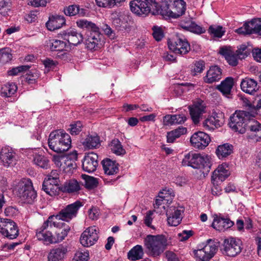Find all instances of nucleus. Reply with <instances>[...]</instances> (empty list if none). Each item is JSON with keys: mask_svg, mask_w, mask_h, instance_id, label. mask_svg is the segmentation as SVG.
I'll list each match as a JSON object with an SVG mask.
<instances>
[{"mask_svg": "<svg viewBox=\"0 0 261 261\" xmlns=\"http://www.w3.org/2000/svg\"><path fill=\"white\" fill-rule=\"evenodd\" d=\"M33 162L35 165L43 169H47L49 167L48 160L45 156L40 154H35Z\"/></svg>", "mask_w": 261, "mask_h": 261, "instance_id": "49530a36", "label": "nucleus"}, {"mask_svg": "<svg viewBox=\"0 0 261 261\" xmlns=\"http://www.w3.org/2000/svg\"><path fill=\"white\" fill-rule=\"evenodd\" d=\"M174 115H166L163 117L164 125L169 126L174 124Z\"/></svg>", "mask_w": 261, "mask_h": 261, "instance_id": "774afa93", "label": "nucleus"}, {"mask_svg": "<svg viewBox=\"0 0 261 261\" xmlns=\"http://www.w3.org/2000/svg\"><path fill=\"white\" fill-rule=\"evenodd\" d=\"M48 146L57 152L67 151L71 146V139L69 134L64 130L57 129L52 131L48 139Z\"/></svg>", "mask_w": 261, "mask_h": 261, "instance_id": "f257e3e1", "label": "nucleus"}, {"mask_svg": "<svg viewBox=\"0 0 261 261\" xmlns=\"http://www.w3.org/2000/svg\"><path fill=\"white\" fill-rule=\"evenodd\" d=\"M102 165L105 173L108 175H113L119 171L118 164L109 159L102 161Z\"/></svg>", "mask_w": 261, "mask_h": 261, "instance_id": "f704fd0d", "label": "nucleus"}, {"mask_svg": "<svg viewBox=\"0 0 261 261\" xmlns=\"http://www.w3.org/2000/svg\"><path fill=\"white\" fill-rule=\"evenodd\" d=\"M145 251L153 257L159 256L168 245L167 239L164 235H147L144 239Z\"/></svg>", "mask_w": 261, "mask_h": 261, "instance_id": "f03ea898", "label": "nucleus"}, {"mask_svg": "<svg viewBox=\"0 0 261 261\" xmlns=\"http://www.w3.org/2000/svg\"><path fill=\"white\" fill-rule=\"evenodd\" d=\"M260 31L261 18H255L246 22L243 27L238 29L236 32L242 35L256 34L259 35Z\"/></svg>", "mask_w": 261, "mask_h": 261, "instance_id": "4468645a", "label": "nucleus"}, {"mask_svg": "<svg viewBox=\"0 0 261 261\" xmlns=\"http://www.w3.org/2000/svg\"><path fill=\"white\" fill-rule=\"evenodd\" d=\"M100 36L99 29L98 27L97 29H93L90 31L86 40L87 47L91 50L99 48V45H101Z\"/></svg>", "mask_w": 261, "mask_h": 261, "instance_id": "412c9836", "label": "nucleus"}, {"mask_svg": "<svg viewBox=\"0 0 261 261\" xmlns=\"http://www.w3.org/2000/svg\"><path fill=\"white\" fill-rule=\"evenodd\" d=\"M12 55L9 48L0 49V63L5 64L11 60Z\"/></svg>", "mask_w": 261, "mask_h": 261, "instance_id": "3c124183", "label": "nucleus"}, {"mask_svg": "<svg viewBox=\"0 0 261 261\" xmlns=\"http://www.w3.org/2000/svg\"><path fill=\"white\" fill-rule=\"evenodd\" d=\"M45 179H50L52 181L60 183L59 174L58 171L56 170H52L51 172L45 177Z\"/></svg>", "mask_w": 261, "mask_h": 261, "instance_id": "338daca9", "label": "nucleus"}, {"mask_svg": "<svg viewBox=\"0 0 261 261\" xmlns=\"http://www.w3.org/2000/svg\"><path fill=\"white\" fill-rule=\"evenodd\" d=\"M89 255L88 251H77L72 261H88Z\"/></svg>", "mask_w": 261, "mask_h": 261, "instance_id": "6e6d98bb", "label": "nucleus"}, {"mask_svg": "<svg viewBox=\"0 0 261 261\" xmlns=\"http://www.w3.org/2000/svg\"><path fill=\"white\" fill-rule=\"evenodd\" d=\"M211 142L210 137L203 132H197L194 133L190 138L192 146L198 149H204Z\"/></svg>", "mask_w": 261, "mask_h": 261, "instance_id": "dca6fc26", "label": "nucleus"}, {"mask_svg": "<svg viewBox=\"0 0 261 261\" xmlns=\"http://www.w3.org/2000/svg\"><path fill=\"white\" fill-rule=\"evenodd\" d=\"M206 106L203 101L197 100L189 106L190 114L195 124H198L202 119L203 114L205 112Z\"/></svg>", "mask_w": 261, "mask_h": 261, "instance_id": "f3484780", "label": "nucleus"}, {"mask_svg": "<svg viewBox=\"0 0 261 261\" xmlns=\"http://www.w3.org/2000/svg\"><path fill=\"white\" fill-rule=\"evenodd\" d=\"M223 123V114L213 113L203 121V126L206 130H214L222 126Z\"/></svg>", "mask_w": 261, "mask_h": 261, "instance_id": "6ab92c4d", "label": "nucleus"}, {"mask_svg": "<svg viewBox=\"0 0 261 261\" xmlns=\"http://www.w3.org/2000/svg\"><path fill=\"white\" fill-rule=\"evenodd\" d=\"M83 185L75 179L66 180L61 187V191L68 194H77L82 189Z\"/></svg>", "mask_w": 261, "mask_h": 261, "instance_id": "bb28decb", "label": "nucleus"}, {"mask_svg": "<svg viewBox=\"0 0 261 261\" xmlns=\"http://www.w3.org/2000/svg\"><path fill=\"white\" fill-rule=\"evenodd\" d=\"M98 166V155L94 152H90L85 156L82 163L83 170L88 173L95 171Z\"/></svg>", "mask_w": 261, "mask_h": 261, "instance_id": "4be33fe9", "label": "nucleus"}, {"mask_svg": "<svg viewBox=\"0 0 261 261\" xmlns=\"http://www.w3.org/2000/svg\"><path fill=\"white\" fill-rule=\"evenodd\" d=\"M85 186L88 188H93L97 185V181L95 178L88 175H85Z\"/></svg>", "mask_w": 261, "mask_h": 261, "instance_id": "052dcab7", "label": "nucleus"}, {"mask_svg": "<svg viewBox=\"0 0 261 261\" xmlns=\"http://www.w3.org/2000/svg\"><path fill=\"white\" fill-rule=\"evenodd\" d=\"M180 26L184 30L189 31L196 34H201L205 32L204 28L197 24L195 22L189 19L187 20H181L180 22Z\"/></svg>", "mask_w": 261, "mask_h": 261, "instance_id": "2f4dec72", "label": "nucleus"}, {"mask_svg": "<svg viewBox=\"0 0 261 261\" xmlns=\"http://www.w3.org/2000/svg\"><path fill=\"white\" fill-rule=\"evenodd\" d=\"M233 222L228 218L216 215L212 226L217 230L223 231L233 225Z\"/></svg>", "mask_w": 261, "mask_h": 261, "instance_id": "a878e982", "label": "nucleus"}, {"mask_svg": "<svg viewBox=\"0 0 261 261\" xmlns=\"http://www.w3.org/2000/svg\"><path fill=\"white\" fill-rule=\"evenodd\" d=\"M66 246L60 245L50 250L48 255V261H64L68 252Z\"/></svg>", "mask_w": 261, "mask_h": 261, "instance_id": "b1692460", "label": "nucleus"}, {"mask_svg": "<svg viewBox=\"0 0 261 261\" xmlns=\"http://www.w3.org/2000/svg\"><path fill=\"white\" fill-rule=\"evenodd\" d=\"M194 232L191 230H184L181 233L178 234V239L181 242L185 241L192 236Z\"/></svg>", "mask_w": 261, "mask_h": 261, "instance_id": "680f3d73", "label": "nucleus"}, {"mask_svg": "<svg viewBox=\"0 0 261 261\" xmlns=\"http://www.w3.org/2000/svg\"><path fill=\"white\" fill-rule=\"evenodd\" d=\"M244 106L249 111L252 117H254L255 115L259 114L261 115V99L259 100L257 104H252L248 100H244Z\"/></svg>", "mask_w": 261, "mask_h": 261, "instance_id": "a19ab883", "label": "nucleus"}, {"mask_svg": "<svg viewBox=\"0 0 261 261\" xmlns=\"http://www.w3.org/2000/svg\"><path fill=\"white\" fill-rule=\"evenodd\" d=\"M0 232L9 239H14L19 234L16 224L12 220L0 218Z\"/></svg>", "mask_w": 261, "mask_h": 261, "instance_id": "f8f14e48", "label": "nucleus"}, {"mask_svg": "<svg viewBox=\"0 0 261 261\" xmlns=\"http://www.w3.org/2000/svg\"><path fill=\"white\" fill-rule=\"evenodd\" d=\"M233 86V79L231 77H227L217 85L216 89L220 91L223 95L227 97L230 94L231 89Z\"/></svg>", "mask_w": 261, "mask_h": 261, "instance_id": "c9c22d12", "label": "nucleus"}, {"mask_svg": "<svg viewBox=\"0 0 261 261\" xmlns=\"http://www.w3.org/2000/svg\"><path fill=\"white\" fill-rule=\"evenodd\" d=\"M38 77V74L36 71L32 70L25 75L26 81L29 84L35 83Z\"/></svg>", "mask_w": 261, "mask_h": 261, "instance_id": "0e129e2a", "label": "nucleus"}, {"mask_svg": "<svg viewBox=\"0 0 261 261\" xmlns=\"http://www.w3.org/2000/svg\"><path fill=\"white\" fill-rule=\"evenodd\" d=\"M96 3L100 7H112L115 6L114 0H95Z\"/></svg>", "mask_w": 261, "mask_h": 261, "instance_id": "e2e57ef3", "label": "nucleus"}, {"mask_svg": "<svg viewBox=\"0 0 261 261\" xmlns=\"http://www.w3.org/2000/svg\"><path fill=\"white\" fill-rule=\"evenodd\" d=\"M0 159L6 167H9L15 163L16 155L12 148L6 146L1 149L0 152Z\"/></svg>", "mask_w": 261, "mask_h": 261, "instance_id": "5701e85b", "label": "nucleus"}, {"mask_svg": "<svg viewBox=\"0 0 261 261\" xmlns=\"http://www.w3.org/2000/svg\"><path fill=\"white\" fill-rule=\"evenodd\" d=\"M59 184L48 179H44L42 184V190L50 196H55L60 191Z\"/></svg>", "mask_w": 261, "mask_h": 261, "instance_id": "72a5a7b5", "label": "nucleus"}, {"mask_svg": "<svg viewBox=\"0 0 261 261\" xmlns=\"http://www.w3.org/2000/svg\"><path fill=\"white\" fill-rule=\"evenodd\" d=\"M226 165H219L217 168L213 172L212 175L213 182L218 181H223L229 175V172L227 169Z\"/></svg>", "mask_w": 261, "mask_h": 261, "instance_id": "473e14b6", "label": "nucleus"}, {"mask_svg": "<svg viewBox=\"0 0 261 261\" xmlns=\"http://www.w3.org/2000/svg\"><path fill=\"white\" fill-rule=\"evenodd\" d=\"M98 230L95 226L87 228L81 234L80 242L84 247H90L94 245L98 239Z\"/></svg>", "mask_w": 261, "mask_h": 261, "instance_id": "ddd939ff", "label": "nucleus"}, {"mask_svg": "<svg viewBox=\"0 0 261 261\" xmlns=\"http://www.w3.org/2000/svg\"><path fill=\"white\" fill-rule=\"evenodd\" d=\"M132 12L139 16L160 14L161 5H160L155 0H134L129 3Z\"/></svg>", "mask_w": 261, "mask_h": 261, "instance_id": "7ed1b4c3", "label": "nucleus"}, {"mask_svg": "<svg viewBox=\"0 0 261 261\" xmlns=\"http://www.w3.org/2000/svg\"><path fill=\"white\" fill-rule=\"evenodd\" d=\"M233 151V146L228 143L219 145L216 153L219 159H223L229 155Z\"/></svg>", "mask_w": 261, "mask_h": 261, "instance_id": "58836bf2", "label": "nucleus"}, {"mask_svg": "<svg viewBox=\"0 0 261 261\" xmlns=\"http://www.w3.org/2000/svg\"><path fill=\"white\" fill-rule=\"evenodd\" d=\"M83 205L82 202L79 200H77L74 203L67 205L56 215L50 216L49 219H53L54 221H56L60 220L69 222L72 219L76 217L80 208Z\"/></svg>", "mask_w": 261, "mask_h": 261, "instance_id": "1a4fd4ad", "label": "nucleus"}, {"mask_svg": "<svg viewBox=\"0 0 261 261\" xmlns=\"http://www.w3.org/2000/svg\"><path fill=\"white\" fill-rule=\"evenodd\" d=\"M61 35L62 38L73 45H77L83 40V35L78 33L74 29L70 28L63 31Z\"/></svg>", "mask_w": 261, "mask_h": 261, "instance_id": "aec40b11", "label": "nucleus"}, {"mask_svg": "<svg viewBox=\"0 0 261 261\" xmlns=\"http://www.w3.org/2000/svg\"><path fill=\"white\" fill-rule=\"evenodd\" d=\"M77 26L82 29H86L90 32L93 29H97V26L91 21L86 19H80L76 21Z\"/></svg>", "mask_w": 261, "mask_h": 261, "instance_id": "864d4df0", "label": "nucleus"}, {"mask_svg": "<svg viewBox=\"0 0 261 261\" xmlns=\"http://www.w3.org/2000/svg\"><path fill=\"white\" fill-rule=\"evenodd\" d=\"M251 47L245 44H241L238 47V49L236 53L239 58V59L242 60L246 58L251 53Z\"/></svg>", "mask_w": 261, "mask_h": 261, "instance_id": "8fccbe9b", "label": "nucleus"}, {"mask_svg": "<svg viewBox=\"0 0 261 261\" xmlns=\"http://www.w3.org/2000/svg\"><path fill=\"white\" fill-rule=\"evenodd\" d=\"M46 45L52 51H62L64 49L66 44L61 40L51 39L47 41Z\"/></svg>", "mask_w": 261, "mask_h": 261, "instance_id": "37998d69", "label": "nucleus"}, {"mask_svg": "<svg viewBox=\"0 0 261 261\" xmlns=\"http://www.w3.org/2000/svg\"><path fill=\"white\" fill-rule=\"evenodd\" d=\"M222 78V69L218 66H212L203 77L206 83L211 84L220 80Z\"/></svg>", "mask_w": 261, "mask_h": 261, "instance_id": "7c9ffc66", "label": "nucleus"}, {"mask_svg": "<svg viewBox=\"0 0 261 261\" xmlns=\"http://www.w3.org/2000/svg\"><path fill=\"white\" fill-rule=\"evenodd\" d=\"M246 132L248 139L256 142L261 141V124L258 122L249 121Z\"/></svg>", "mask_w": 261, "mask_h": 261, "instance_id": "a211bd4d", "label": "nucleus"}, {"mask_svg": "<svg viewBox=\"0 0 261 261\" xmlns=\"http://www.w3.org/2000/svg\"><path fill=\"white\" fill-rule=\"evenodd\" d=\"M83 128V124L80 121H76L71 123L67 130L72 136L77 135L82 131Z\"/></svg>", "mask_w": 261, "mask_h": 261, "instance_id": "603ef678", "label": "nucleus"}, {"mask_svg": "<svg viewBox=\"0 0 261 261\" xmlns=\"http://www.w3.org/2000/svg\"><path fill=\"white\" fill-rule=\"evenodd\" d=\"M183 212L182 207L170 208L167 211V215H169L167 218L168 224L172 226H176L179 224L182 219L181 214Z\"/></svg>", "mask_w": 261, "mask_h": 261, "instance_id": "c85d7f7f", "label": "nucleus"}, {"mask_svg": "<svg viewBox=\"0 0 261 261\" xmlns=\"http://www.w3.org/2000/svg\"><path fill=\"white\" fill-rule=\"evenodd\" d=\"M70 228L68 226H66L61 231L59 230L56 232L57 236V242H61L63 241L67 236Z\"/></svg>", "mask_w": 261, "mask_h": 261, "instance_id": "4d7b16f0", "label": "nucleus"}, {"mask_svg": "<svg viewBox=\"0 0 261 261\" xmlns=\"http://www.w3.org/2000/svg\"><path fill=\"white\" fill-rule=\"evenodd\" d=\"M17 89V86L14 83H7L2 87L1 94L3 96L10 97L16 92Z\"/></svg>", "mask_w": 261, "mask_h": 261, "instance_id": "a18cd8bd", "label": "nucleus"}, {"mask_svg": "<svg viewBox=\"0 0 261 261\" xmlns=\"http://www.w3.org/2000/svg\"><path fill=\"white\" fill-rule=\"evenodd\" d=\"M219 53L225 58L230 65L236 66L238 65L239 58L237 53H234L230 46H223L220 48Z\"/></svg>", "mask_w": 261, "mask_h": 261, "instance_id": "393cba45", "label": "nucleus"}, {"mask_svg": "<svg viewBox=\"0 0 261 261\" xmlns=\"http://www.w3.org/2000/svg\"><path fill=\"white\" fill-rule=\"evenodd\" d=\"M85 10L83 8H80L77 5L73 4L64 8L63 12L65 15L68 16H83L85 14Z\"/></svg>", "mask_w": 261, "mask_h": 261, "instance_id": "4c0bfd02", "label": "nucleus"}, {"mask_svg": "<svg viewBox=\"0 0 261 261\" xmlns=\"http://www.w3.org/2000/svg\"><path fill=\"white\" fill-rule=\"evenodd\" d=\"M186 5L184 0H162L160 14L176 18L185 13Z\"/></svg>", "mask_w": 261, "mask_h": 261, "instance_id": "39448f33", "label": "nucleus"}, {"mask_svg": "<svg viewBox=\"0 0 261 261\" xmlns=\"http://www.w3.org/2000/svg\"><path fill=\"white\" fill-rule=\"evenodd\" d=\"M85 148L94 149L100 146V138L97 134L89 135L82 142Z\"/></svg>", "mask_w": 261, "mask_h": 261, "instance_id": "e433bc0d", "label": "nucleus"}, {"mask_svg": "<svg viewBox=\"0 0 261 261\" xmlns=\"http://www.w3.org/2000/svg\"><path fill=\"white\" fill-rule=\"evenodd\" d=\"M76 164L73 160H72L70 156H66L64 163L63 166V169L65 172L69 173H73L74 170L76 168Z\"/></svg>", "mask_w": 261, "mask_h": 261, "instance_id": "de8ad7c7", "label": "nucleus"}, {"mask_svg": "<svg viewBox=\"0 0 261 261\" xmlns=\"http://www.w3.org/2000/svg\"><path fill=\"white\" fill-rule=\"evenodd\" d=\"M66 24V20L63 16L55 15L49 17L46 26L49 31H53L61 28Z\"/></svg>", "mask_w": 261, "mask_h": 261, "instance_id": "c756f323", "label": "nucleus"}, {"mask_svg": "<svg viewBox=\"0 0 261 261\" xmlns=\"http://www.w3.org/2000/svg\"><path fill=\"white\" fill-rule=\"evenodd\" d=\"M110 147L112 152L117 155H122L126 153L125 150L118 139L112 140L110 144Z\"/></svg>", "mask_w": 261, "mask_h": 261, "instance_id": "c03bdc74", "label": "nucleus"}, {"mask_svg": "<svg viewBox=\"0 0 261 261\" xmlns=\"http://www.w3.org/2000/svg\"><path fill=\"white\" fill-rule=\"evenodd\" d=\"M143 255V247L140 245L134 246L127 253L128 258L131 260H137L141 259Z\"/></svg>", "mask_w": 261, "mask_h": 261, "instance_id": "79ce46f5", "label": "nucleus"}, {"mask_svg": "<svg viewBox=\"0 0 261 261\" xmlns=\"http://www.w3.org/2000/svg\"><path fill=\"white\" fill-rule=\"evenodd\" d=\"M184 166H191L194 169H205L209 171L211 166L210 157L207 155H202L192 152L186 154L182 161Z\"/></svg>", "mask_w": 261, "mask_h": 261, "instance_id": "423d86ee", "label": "nucleus"}, {"mask_svg": "<svg viewBox=\"0 0 261 261\" xmlns=\"http://www.w3.org/2000/svg\"><path fill=\"white\" fill-rule=\"evenodd\" d=\"M205 68V63L203 61H199L195 63L193 72L194 75L202 72Z\"/></svg>", "mask_w": 261, "mask_h": 261, "instance_id": "69168bd1", "label": "nucleus"}, {"mask_svg": "<svg viewBox=\"0 0 261 261\" xmlns=\"http://www.w3.org/2000/svg\"><path fill=\"white\" fill-rule=\"evenodd\" d=\"M208 32L215 37L221 38L224 35L225 30L221 25H212L209 27Z\"/></svg>", "mask_w": 261, "mask_h": 261, "instance_id": "09e8293b", "label": "nucleus"}, {"mask_svg": "<svg viewBox=\"0 0 261 261\" xmlns=\"http://www.w3.org/2000/svg\"><path fill=\"white\" fill-rule=\"evenodd\" d=\"M186 132L187 128L183 126H179L176 129L169 132L167 133V142L173 143L177 138L185 134Z\"/></svg>", "mask_w": 261, "mask_h": 261, "instance_id": "ea45409f", "label": "nucleus"}, {"mask_svg": "<svg viewBox=\"0 0 261 261\" xmlns=\"http://www.w3.org/2000/svg\"><path fill=\"white\" fill-rule=\"evenodd\" d=\"M240 86L243 92L250 95L254 94L259 89L257 82L255 80L249 77L242 79Z\"/></svg>", "mask_w": 261, "mask_h": 261, "instance_id": "cd10ccee", "label": "nucleus"}, {"mask_svg": "<svg viewBox=\"0 0 261 261\" xmlns=\"http://www.w3.org/2000/svg\"><path fill=\"white\" fill-rule=\"evenodd\" d=\"M218 249L215 241L208 239L204 246L194 251L196 258L199 261H209L216 253Z\"/></svg>", "mask_w": 261, "mask_h": 261, "instance_id": "9d476101", "label": "nucleus"}, {"mask_svg": "<svg viewBox=\"0 0 261 261\" xmlns=\"http://www.w3.org/2000/svg\"><path fill=\"white\" fill-rule=\"evenodd\" d=\"M168 44L169 49L176 54L185 55L190 50V44L185 39L176 38L174 40H169Z\"/></svg>", "mask_w": 261, "mask_h": 261, "instance_id": "2eb2a0df", "label": "nucleus"}, {"mask_svg": "<svg viewBox=\"0 0 261 261\" xmlns=\"http://www.w3.org/2000/svg\"><path fill=\"white\" fill-rule=\"evenodd\" d=\"M168 192H169V191H168ZM167 192V190H163V192H161L160 193V195L159 196V198L156 199L155 200V204L158 206L159 207L162 204V203H164V201H167V203L169 201L171 202L172 201V199H168L167 198L168 197L167 196L163 195L164 194H166Z\"/></svg>", "mask_w": 261, "mask_h": 261, "instance_id": "13d9d810", "label": "nucleus"}, {"mask_svg": "<svg viewBox=\"0 0 261 261\" xmlns=\"http://www.w3.org/2000/svg\"><path fill=\"white\" fill-rule=\"evenodd\" d=\"M246 111H236L230 118L229 126L236 132L240 134L246 132L249 119L252 117L250 111L246 108Z\"/></svg>", "mask_w": 261, "mask_h": 261, "instance_id": "0eeeda50", "label": "nucleus"}, {"mask_svg": "<svg viewBox=\"0 0 261 261\" xmlns=\"http://www.w3.org/2000/svg\"><path fill=\"white\" fill-rule=\"evenodd\" d=\"M152 35L155 40L159 41L163 38L164 34L161 28L158 26H154L152 28Z\"/></svg>", "mask_w": 261, "mask_h": 261, "instance_id": "bf43d9fd", "label": "nucleus"}, {"mask_svg": "<svg viewBox=\"0 0 261 261\" xmlns=\"http://www.w3.org/2000/svg\"><path fill=\"white\" fill-rule=\"evenodd\" d=\"M64 224L63 223L58 222L54 221L53 219H49V217L47 220L43 223L42 225L36 230V237L37 239L42 241L46 244H52L56 243V240L54 238L52 233L49 231H45L44 230L50 227L53 226L57 228H60Z\"/></svg>", "mask_w": 261, "mask_h": 261, "instance_id": "6e6552de", "label": "nucleus"}, {"mask_svg": "<svg viewBox=\"0 0 261 261\" xmlns=\"http://www.w3.org/2000/svg\"><path fill=\"white\" fill-rule=\"evenodd\" d=\"M31 67L29 65H21L13 68L11 70L8 71V74L10 76H15L18 75L19 73L27 71Z\"/></svg>", "mask_w": 261, "mask_h": 261, "instance_id": "5fc2aeb1", "label": "nucleus"}, {"mask_svg": "<svg viewBox=\"0 0 261 261\" xmlns=\"http://www.w3.org/2000/svg\"><path fill=\"white\" fill-rule=\"evenodd\" d=\"M16 194L24 203L33 204L37 201V194L29 178L22 179L15 188Z\"/></svg>", "mask_w": 261, "mask_h": 261, "instance_id": "20e7f679", "label": "nucleus"}, {"mask_svg": "<svg viewBox=\"0 0 261 261\" xmlns=\"http://www.w3.org/2000/svg\"><path fill=\"white\" fill-rule=\"evenodd\" d=\"M242 250L241 241L232 237L224 239L221 249L223 254L230 257H235L241 253Z\"/></svg>", "mask_w": 261, "mask_h": 261, "instance_id": "9b49d317", "label": "nucleus"}]
</instances>
